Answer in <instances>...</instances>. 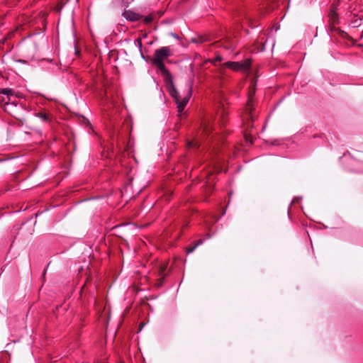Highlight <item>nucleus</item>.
<instances>
[{"label": "nucleus", "instance_id": "nucleus-1", "mask_svg": "<svg viewBox=\"0 0 363 363\" xmlns=\"http://www.w3.org/2000/svg\"><path fill=\"white\" fill-rule=\"evenodd\" d=\"M193 82L189 79L182 89H177L174 87L170 91L171 96L174 99L177 105L179 115H182L185 106L188 104L192 94Z\"/></svg>", "mask_w": 363, "mask_h": 363}, {"label": "nucleus", "instance_id": "nucleus-2", "mask_svg": "<svg viewBox=\"0 0 363 363\" xmlns=\"http://www.w3.org/2000/svg\"><path fill=\"white\" fill-rule=\"evenodd\" d=\"M172 55L169 47L164 46L155 50L152 63L154 64L163 74H169L164 65V60Z\"/></svg>", "mask_w": 363, "mask_h": 363}, {"label": "nucleus", "instance_id": "nucleus-3", "mask_svg": "<svg viewBox=\"0 0 363 363\" xmlns=\"http://www.w3.org/2000/svg\"><path fill=\"white\" fill-rule=\"evenodd\" d=\"M251 60L246 59L243 62H226L222 64L221 67L229 68L235 72H246L250 69Z\"/></svg>", "mask_w": 363, "mask_h": 363}, {"label": "nucleus", "instance_id": "nucleus-4", "mask_svg": "<svg viewBox=\"0 0 363 363\" xmlns=\"http://www.w3.org/2000/svg\"><path fill=\"white\" fill-rule=\"evenodd\" d=\"M122 16L130 21H137L142 18V16L132 10H125Z\"/></svg>", "mask_w": 363, "mask_h": 363}, {"label": "nucleus", "instance_id": "nucleus-5", "mask_svg": "<svg viewBox=\"0 0 363 363\" xmlns=\"http://www.w3.org/2000/svg\"><path fill=\"white\" fill-rule=\"evenodd\" d=\"M213 128L212 122L210 120L203 121L202 124L203 133L208 134L212 131Z\"/></svg>", "mask_w": 363, "mask_h": 363}, {"label": "nucleus", "instance_id": "nucleus-6", "mask_svg": "<svg viewBox=\"0 0 363 363\" xmlns=\"http://www.w3.org/2000/svg\"><path fill=\"white\" fill-rule=\"evenodd\" d=\"M167 269L166 264H161L159 269V276L160 277V283H158V286H161L163 281V279H164V272Z\"/></svg>", "mask_w": 363, "mask_h": 363}, {"label": "nucleus", "instance_id": "nucleus-7", "mask_svg": "<svg viewBox=\"0 0 363 363\" xmlns=\"http://www.w3.org/2000/svg\"><path fill=\"white\" fill-rule=\"evenodd\" d=\"M218 115L220 116V123L222 125H224L227 123V117H226V112L224 110V108H222L220 111H218Z\"/></svg>", "mask_w": 363, "mask_h": 363}, {"label": "nucleus", "instance_id": "nucleus-8", "mask_svg": "<svg viewBox=\"0 0 363 363\" xmlns=\"http://www.w3.org/2000/svg\"><path fill=\"white\" fill-rule=\"evenodd\" d=\"M213 177V173H210L206 177V184L207 187L211 188V186H213V184H214V179Z\"/></svg>", "mask_w": 363, "mask_h": 363}, {"label": "nucleus", "instance_id": "nucleus-9", "mask_svg": "<svg viewBox=\"0 0 363 363\" xmlns=\"http://www.w3.org/2000/svg\"><path fill=\"white\" fill-rule=\"evenodd\" d=\"M203 241L202 240H199L196 241V242L194 244V246L192 247H189L187 249H186V253L187 254H189V253H191L194 251V250L199 246L201 244H202Z\"/></svg>", "mask_w": 363, "mask_h": 363}, {"label": "nucleus", "instance_id": "nucleus-10", "mask_svg": "<svg viewBox=\"0 0 363 363\" xmlns=\"http://www.w3.org/2000/svg\"><path fill=\"white\" fill-rule=\"evenodd\" d=\"M0 94H2L9 96L10 95H13V90L12 89H9V88L1 89Z\"/></svg>", "mask_w": 363, "mask_h": 363}, {"label": "nucleus", "instance_id": "nucleus-11", "mask_svg": "<svg viewBox=\"0 0 363 363\" xmlns=\"http://www.w3.org/2000/svg\"><path fill=\"white\" fill-rule=\"evenodd\" d=\"M255 94V89H252V90H250V94H249V99H248V101H247V106L250 107L252 106V96Z\"/></svg>", "mask_w": 363, "mask_h": 363}, {"label": "nucleus", "instance_id": "nucleus-12", "mask_svg": "<svg viewBox=\"0 0 363 363\" xmlns=\"http://www.w3.org/2000/svg\"><path fill=\"white\" fill-rule=\"evenodd\" d=\"M330 16L333 21H335L337 19V14L336 13L335 9H333L330 10Z\"/></svg>", "mask_w": 363, "mask_h": 363}, {"label": "nucleus", "instance_id": "nucleus-13", "mask_svg": "<svg viewBox=\"0 0 363 363\" xmlns=\"http://www.w3.org/2000/svg\"><path fill=\"white\" fill-rule=\"evenodd\" d=\"M189 146L191 147H199V145L196 141H191L189 143Z\"/></svg>", "mask_w": 363, "mask_h": 363}, {"label": "nucleus", "instance_id": "nucleus-14", "mask_svg": "<svg viewBox=\"0 0 363 363\" xmlns=\"http://www.w3.org/2000/svg\"><path fill=\"white\" fill-rule=\"evenodd\" d=\"M38 117L40 118L42 120L46 121H48V116L45 113H39L38 114Z\"/></svg>", "mask_w": 363, "mask_h": 363}, {"label": "nucleus", "instance_id": "nucleus-15", "mask_svg": "<svg viewBox=\"0 0 363 363\" xmlns=\"http://www.w3.org/2000/svg\"><path fill=\"white\" fill-rule=\"evenodd\" d=\"M152 16H145V17L144 18V21H145V23H150V22H151V21H152Z\"/></svg>", "mask_w": 363, "mask_h": 363}, {"label": "nucleus", "instance_id": "nucleus-16", "mask_svg": "<svg viewBox=\"0 0 363 363\" xmlns=\"http://www.w3.org/2000/svg\"><path fill=\"white\" fill-rule=\"evenodd\" d=\"M216 61H221V57H217L216 58Z\"/></svg>", "mask_w": 363, "mask_h": 363}]
</instances>
